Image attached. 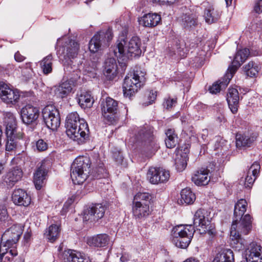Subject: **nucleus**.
<instances>
[{
	"label": "nucleus",
	"mask_w": 262,
	"mask_h": 262,
	"mask_svg": "<svg viewBox=\"0 0 262 262\" xmlns=\"http://www.w3.org/2000/svg\"><path fill=\"white\" fill-rule=\"evenodd\" d=\"M249 53V49L246 48L238 50L234 57L231 65L229 67L227 71L233 75L238 67L246 60Z\"/></svg>",
	"instance_id": "obj_21"
},
{
	"label": "nucleus",
	"mask_w": 262,
	"mask_h": 262,
	"mask_svg": "<svg viewBox=\"0 0 262 262\" xmlns=\"http://www.w3.org/2000/svg\"><path fill=\"white\" fill-rule=\"evenodd\" d=\"M20 94L17 89L10 86L7 84L0 82V98L5 103L15 104L19 100Z\"/></svg>",
	"instance_id": "obj_15"
},
{
	"label": "nucleus",
	"mask_w": 262,
	"mask_h": 262,
	"mask_svg": "<svg viewBox=\"0 0 262 262\" xmlns=\"http://www.w3.org/2000/svg\"><path fill=\"white\" fill-rule=\"evenodd\" d=\"M110 241L108 236L106 234H100L88 238L87 243L90 246L103 247L106 246Z\"/></svg>",
	"instance_id": "obj_35"
},
{
	"label": "nucleus",
	"mask_w": 262,
	"mask_h": 262,
	"mask_svg": "<svg viewBox=\"0 0 262 262\" xmlns=\"http://www.w3.org/2000/svg\"><path fill=\"white\" fill-rule=\"evenodd\" d=\"M223 144V142L222 143L220 142V143H217V145L216 144L215 145V150L218 151L217 154L219 155H224L225 154H226V153L228 150V145L223 146L222 145Z\"/></svg>",
	"instance_id": "obj_48"
},
{
	"label": "nucleus",
	"mask_w": 262,
	"mask_h": 262,
	"mask_svg": "<svg viewBox=\"0 0 262 262\" xmlns=\"http://www.w3.org/2000/svg\"><path fill=\"white\" fill-rule=\"evenodd\" d=\"M227 100L232 113H237L238 107L239 96L238 91L234 88H229L227 95Z\"/></svg>",
	"instance_id": "obj_28"
},
{
	"label": "nucleus",
	"mask_w": 262,
	"mask_h": 262,
	"mask_svg": "<svg viewBox=\"0 0 262 262\" xmlns=\"http://www.w3.org/2000/svg\"><path fill=\"white\" fill-rule=\"evenodd\" d=\"M195 232L191 225H179L173 228L171 231L172 243L177 247L185 249L190 243Z\"/></svg>",
	"instance_id": "obj_6"
},
{
	"label": "nucleus",
	"mask_w": 262,
	"mask_h": 262,
	"mask_svg": "<svg viewBox=\"0 0 262 262\" xmlns=\"http://www.w3.org/2000/svg\"><path fill=\"white\" fill-rule=\"evenodd\" d=\"M180 0H151L152 3L158 4L160 5L171 6L179 2Z\"/></svg>",
	"instance_id": "obj_52"
},
{
	"label": "nucleus",
	"mask_w": 262,
	"mask_h": 262,
	"mask_svg": "<svg viewBox=\"0 0 262 262\" xmlns=\"http://www.w3.org/2000/svg\"><path fill=\"white\" fill-rule=\"evenodd\" d=\"M48 170L41 165L34 174V183L36 188L40 190L46 183Z\"/></svg>",
	"instance_id": "obj_30"
},
{
	"label": "nucleus",
	"mask_w": 262,
	"mask_h": 262,
	"mask_svg": "<svg viewBox=\"0 0 262 262\" xmlns=\"http://www.w3.org/2000/svg\"><path fill=\"white\" fill-rule=\"evenodd\" d=\"M12 200L16 205L27 207L31 203V197L24 189H15L12 194Z\"/></svg>",
	"instance_id": "obj_20"
},
{
	"label": "nucleus",
	"mask_w": 262,
	"mask_h": 262,
	"mask_svg": "<svg viewBox=\"0 0 262 262\" xmlns=\"http://www.w3.org/2000/svg\"><path fill=\"white\" fill-rule=\"evenodd\" d=\"M211 217L208 212L204 210L200 209L194 213L193 216V226L200 228L199 230L202 233L207 234L209 238L213 239L216 236L217 232L215 225L211 223Z\"/></svg>",
	"instance_id": "obj_7"
},
{
	"label": "nucleus",
	"mask_w": 262,
	"mask_h": 262,
	"mask_svg": "<svg viewBox=\"0 0 262 262\" xmlns=\"http://www.w3.org/2000/svg\"><path fill=\"white\" fill-rule=\"evenodd\" d=\"M14 58L16 61L21 62L25 59V57L21 55L19 52H17L14 55Z\"/></svg>",
	"instance_id": "obj_56"
},
{
	"label": "nucleus",
	"mask_w": 262,
	"mask_h": 262,
	"mask_svg": "<svg viewBox=\"0 0 262 262\" xmlns=\"http://www.w3.org/2000/svg\"><path fill=\"white\" fill-rule=\"evenodd\" d=\"M36 147L39 151H43L47 149L48 144L42 139H39L36 142Z\"/></svg>",
	"instance_id": "obj_51"
},
{
	"label": "nucleus",
	"mask_w": 262,
	"mask_h": 262,
	"mask_svg": "<svg viewBox=\"0 0 262 262\" xmlns=\"http://www.w3.org/2000/svg\"><path fill=\"white\" fill-rule=\"evenodd\" d=\"M66 133L68 137L79 144L89 138V129L85 121L80 118L76 112L68 115L66 119Z\"/></svg>",
	"instance_id": "obj_3"
},
{
	"label": "nucleus",
	"mask_w": 262,
	"mask_h": 262,
	"mask_svg": "<svg viewBox=\"0 0 262 262\" xmlns=\"http://www.w3.org/2000/svg\"><path fill=\"white\" fill-rule=\"evenodd\" d=\"M117 66L114 58H107L105 61L104 74L109 80H112L117 75Z\"/></svg>",
	"instance_id": "obj_32"
},
{
	"label": "nucleus",
	"mask_w": 262,
	"mask_h": 262,
	"mask_svg": "<svg viewBox=\"0 0 262 262\" xmlns=\"http://www.w3.org/2000/svg\"><path fill=\"white\" fill-rule=\"evenodd\" d=\"M23 158V155H18L12 160L11 163L14 164H18L19 163L20 161Z\"/></svg>",
	"instance_id": "obj_57"
},
{
	"label": "nucleus",
	"mask_w": 262,
	"mask_h": 262,
	"mask_svg": "<svg viewBox=\"0 0 262 262\" xmlns=\"http://www.w3.org/2000/svg\"><path fill=\"white\" fill-rule=\"evenodd\" d=\"M135 139L137 142L142 143L151 153H154L159 148L154 135V128L150 126L146 125L141 127L135 135Z\"/></svg>",
	"instance_id": "obj_11"
},
{
	"label": "nucleus",
	"mask_w": 262,
	"mask_h": 262,
	"mask_svg": "<svg viewBox=\"0 0 262 262\" xmlns=\"http://www.w3.org/2000/svg\"><path fill=\"white\" fill-rule=\"evenodd\" d=\"M4 124L6 126V132L17 131L16 119L13 113L11 112L4 113Z\"/></svg>",
	"instance_id": "obj_36"
},
{
	"label": "nucleus",
	"mask_w": 262,
	"mask_h": 262,
	"mask_svg": "<svg viewBox=\"0 0 262 262\" xmlns=\"http://www.w3.org/2000/svg\"><path fill=\"white\" fill-rule=\"evenodd\" d=\"M184 262H199V261L196 258L191 257L187 259Z\"/></svg>",
	"instance_id": "obj_63"
},
{
	"label": "nucleus",
	"mask_w": 262,
	"mask_h": 262,
	"mask_svg": "<svg viewBox=\"0 0 262 262\" xmlns=\"http://www.w3.org/2000/svg\"><path fill=\"white\" fill-rule=\"evenodd\" d=\"M7 138V141L6 144V150L7 151H12L14 149L17 145V140L23 138V134L21 132H6Z\"/></svg>",
	"instance_id": "obj_29"
},
{
	"label": "nucleus",
	"mask_w": 262,
	"mask_h": 262,
	"mask_svg": "<svg viewBox=\"0 0 262 262\" xmlns=\"http://www.w3.org/2000/svg\"><path fill=\"white\" fill-rule=\"evenodd\" d=\"M161 16L156 13H149L144 14L138 19L140 25L148 28H152L157 26L161 21Z\"/></svg>",
	"instance_id": "obj_24"
},
{
	"label": "nucleus",
	"mask_w": 262,
	"mask_h": 262,
	"mask_svg": "<svg viewBox=\"0 0 262 262\" xmlns=\"http://www.w3.org/2000/svg\"><path fill=\"white\" fill-rule=\"evenodd\" d=\"M262 254V247L260 245H257L256 243H252L250 244V249L247 253V260L255 259L257 256H259V254Z\"/></svg>",
	"instance_id": "obj_44"
},
{
	"label": "nucleus",
	"mask_w": 262,
	"mask_h": 262,
	"mask_svg": "<svg viewBox=\"0 0 262 262\" xmlns=\"http://www.w3.org/2000/svg\"><path fill=\"white\" fill-rule=\"evenodd\" d=\"M177 102L176 99H171L170 98L167 99H165L163 105L164 107L166 109H169L171 108Z\"/></svg>",
	"instance_id": "obj_53"
},
{
	"label": "nucleus",
	"mask_w": 262,
	"mask_h": 262,
	"mask_svg": "<svg viewBox=\"0 0 262 262\" xmlns=\"http://www.w3.org/2000/svg\"><path fill=\"white\" fill-rule=\"evenodd\" d=\"M208 130L206 129H203L202 133H201V138L203 140H205L208 136Z\"/></svg>",
	"instance_id": "obj_60"
},
{
	"label": "nucleus",
	"mask_w": 262,
	"mask_h": 262,
	"mask_svg": "<svg viewBox=\"0 0 262 262\" xmlns=\"http://www.w3.org/2000/svg\"><path fill=\"white\" fill-rule=\"evenodd\" d=\"M256 177H253L251 173V174H249V172L248 171V174L247 177L245 179V183L244 185L246 188H251Z\"/></svg>",
	"instance_id": "obj_49"
},
{
	"label": "nucleus",
	"mask_w": 262,
	"mask_h": 262,
	"mask_svg": "<svg viewBox=\"0 0 262 262\" xmlns=\"http://www.w3.org/2000/svg\"><path fill=\"white\" fill-rule=\"evenodd\" d=\"M105 211V206L102 204H93L84 210L83 220L91 222H96L103 217Z\"/></svg>",
	"instance_id": "obj_18"
},
{
	"label": "nucleus",
	"mask_w": 262,
	"mask_h": 262,
	"mask_svg": "<svg viewBox=\"0 0 262 262\" xmlns=\"http://www.w3.org/2000/svg\"><path fill=\"white\" fill-rule=\"evenodd\" d=\"M90 164L86 157H79L74 160L71 167V177L75 184H81L87 179Z\"/></svg>",
	"instance_id": "obj_5"
},
{
	"label": "nucleus",
	"mask_w": 262,
	"mask_h": 262,
	"mask_svg": "<svg viewBox=\"0 0 262 262\" xmlns=\"http://www.w3.org/2000/svg\"><path fill=\"white\" fill-rule=\"evenodd\" d=\"M187 156L186 154L183 155L178 156L175 160L176 168L178 171H182L187 166Z\"/></svg>",
	"instance_id": "obj_45"
},
{
	"label": "nucleus",
	"mask_w": 262,
	"mask_h": 262,
	"mask_svg": "<svg viewBox=\"0 0 262 262\" xmlns=\"http://www.w3.org/2000/svg\"><path fill=\"white\" fill-rule=\"evenodd\" d=\"M62 258L64 262H90L85 254L70 249L64 251Z\"/></svg>",
	"instance_id": "obj_22"
},
{
	"label": "nucleus",
	"mask_w": 262,
	"mask_h": 262,
	"mask_svg": "<svg viewBox=\"0 0 262 262\" xmlns=\"http://www.w3.org/2000/svg\"><path fill=\"white\" fill-rule=\"evenodd\" d=\"M23 233L20 226L13 225L10 228L8 229L3 233L1 238L0 244V249L3 248L4 251H9L15 250L16 249V244L18 241Z\"/></svg>",
	"instance_id": "obj_12"
},
{
	"label": "nucleus",
	"mask_w": 262,
	"mask_h": 262,
	"mask_svg": "<svg viewBox=\"0 0 262 262\" xmlns=\"http://www.w3.org/2000/svg\"><path fill=\"white\" fill-rule=\"evenodd\" d=\"M113 35L109 30L98 32L92 37L89 42V49L91 52L96 53L102 47L108 46V42L112 39Z\"/></svg>",
	"instance_id": "obj_13"
},
{
	"label": "nucleus",
	"mask_w": 262,
	"mask_h": 262,
	"mask_svg": "<svg viewBox=\"0 0 262 262\" xmlns=\"http://www.w3.org/2000/svg\"><path fill=\"white\" fill-rule=\"evenodd\" d=\"M17 254V251L15 250L4 251L3 248H1L0 249V262H11Z\"/></svg>",
	"instance_id": "obj_42"
},
{
	"label": "nucleus",
	"mask_w": 262,
	"mask_h": 262,
	"mask_svg": "<svg viewBox=\"0 0 262 262\" xmlns=\"http://www.w3.org/2000/svg\"><path fill=\"white\" fill-rule=\"evenodd\" d=\"M165 145L167 148H172L176 146L178 142V137L173 129H168L165 132Z\"/></svg>",
	"instance_id": "obj_38"
},
{
	"label": "nucleus",
	"mask_w": 262,
	"mask_h": 262,
	"mask_svg": "<svg viewBox=\"0 0 262 262\" xmlns=\"http://www.w3.org/2000/svg\"><path fill=\"white\" fill-rule=\"evenodd\" d=\"M113 157L115 161L118 164L123 166L125 165V163H123V157L121 152L119 151H114L113 152Z\"/></svg>",
	"instance_id": "obj_50"
},
{
	"label": "nucleus",
	"mask_w": 262,
	"mask_h": 262,
	"mask_svg": "<svg viewBox=\"0 0 262 262\" xmlns=\"http://www.w3.org/2000/svg\"><path fill=\"white\" fill-rule=\"evenodd\" d=\"M14 262H25L24 259L21 257L16 258Z\"/></svg>",
	"instance_id": "obj_64"
},
{
	"label": "nucleus",
	"mask_w": 262,
	"mask_h": 262,
	"mask_svg": "<svg viewBox=\"0 0 262 262\" xmlns=\"http://www.w3.org/2000/svg\"><path fill=\"white\" fill-rule=\"evenodd\" d=\"M127 32L124 30L119 36L116 45L113 49L115 57L118 59L125 60L126 59L139 57L141 54L140 39L136 36L132 37L127 43Z\"/></svg>",
	"instance_id": "obj_2"
},
{
	"label": "nucleus",
	"mask_w": 262,
	"mask_h": 262,
	"mask_svg": "<svg viewBox=\"0 0 262 262\" xmlns=\"http://www.w3.org/2000/svg\"><path fill=\"white\" fill-rule=\"evenodd\" d=\"M195 200V195L190 188H186L182 190L180 199L182 203H185L187 205L191 204Z\"/></svg>",
	"instance_id": "obj_39"
},
{
	"label": "nucleus",
	"mask_w": 262,
	"mask_h": 262,
	"mask_svg": "<svg viewBox=\"0 0 262 262\" xmlns=\"http://www.w3.org/2000/svg\"><path fill=\"white\" fill-rule=\"evenodd\" d=\"M179 21L183 27L188 29L195 27L198 23L197 16L189 10L183 14L179 18Z\"/></svg>",
	"instance_id": "obj_33"
},
{
	"label": "nucleus",
	"mask_w": 262,
	"mask_h": 262,
	"mask_svg": "<svg viewBox=\"0 0 262 262\" xmlns=\"http://www.w3.org/2000/svg\"><path fill=\"white\" fill-rule=\"evenodd\" d=\"M102 114L104 118L110 123L115 121L114 115L117 113L118 103L117 101L110 97H107L101 102Z\"/></svg>",
	"instance_id": "obj_16"
},
{
	"label": "nucleus",
	"mask_w": 262,
	"mask_h": 262,
	"mask_svg": "<svg viewBox=\"0 0 262 262\" xmlns=\"http://www.w3.org/2000/svg\"><path fill=\"white\" fill-rule=\"evenodd\" d=\"M147 177L149 182L153 184L165 183L170 177L168 170L160 167H150L147 173Z\"/></svg>",
	"instance_id": "obj_17"
},
{
	"label": "nucleus",
	"mask_w": 262,
	"mask_h": 262,
	"mask_svg": "<svg viewBox=\"0 0 262 262\" xmlns=\"http://www.w3.org/2000/svg\"><path fill=\"white\" fill-rule=\"evenodd\" d=\"M77 101L81 108H90L94 102L90 92L81 90L77 94Z\"/></svg>",
	"instance_id": "obj_34"
},
{
	"label": "nucleus",
	"mask_w": 262,
	"mask_h": 262,
	"mask_svg": "<svg viewBox=\"0 0 262 262\" xmlns=\"http://www.w3.org/2000/svg\"><path fill=\"white\" fill-rule=\"evenodd\" d=\"M209 172V170L208 169L202 168L195 172L191 180L198 186L206 185L210 181Z\"/></svg>",
	"instance_id": "obj_27"
},
{
	"label": "nucleus",
	"mask_w": 262,
	"mask_h": 262,
	"mask_svg": "<svg viewBox=\"0 0 262 262\" xmlns=\"http://www.w3.org/2000/svg\"><path fill=\"white\" fill-rule=\"evenodd\" d=\"M130 256L128 254L124 253L121 256L120 259L122 262H126L130 259Z\"/></svg>",
	"instance_id": "obj_59"
},
{
	"label": "nucleus",
	"mask_w": 262,
	"mask_h": 262,
	"mask_svg": "<svg viewBox=\"0 0 262 262\" xmlns=\"http://www.w3.org/2000/svg\"><path fill=\"white\" fill-rule=\"evenodd\" d=\"M156 97L157 92H154L153 91H150L148 96V99L149 101L147 102L144 103L145 105L147 106L148 105L152 104L156 100Z\"/></svg>",
	"instance_id": "obj_54"
},
{
	"label": "nucleus",
	"mask_w": 262,
	"mask_h": 262,
	"mask_svg": "<svg viewBox=\"0 0 262 262\" xmlns=\"http://www.w3.org/2000/svg\"><path fill=\"white\" fill-rule=\"evenodd\" d=\"M60 41H61V46L57 51V54L60 58V56H63L66 60L63 63L64 67L69 66L73 67L72 71L77 69L80 70V67L78 68L75 65H73V61L70 60L71 58H74L78 55L79 44L76 40L69 38H63L61 40H58V43L60 44Z\"/></svg>",
	"instance_id": "obj_4"
},
{
	"label": "nucleus",
	"mask_w": 262,
	"mask_h": 262,
	"mask_svg": "<svg viewBox=\"0 0 262 262\" xmlns=\"http://www.w3.org/2000/svg\"><path fill=\"white\" fill-rule=\"evenodd\" d=\"M70 205H66V203L65 202V203L64 204L63 207L62 208V214H63L64 213H66L68 211V208L70 207Z\"/></svg>",
	"instance_id": "obj_62"
},
{
	"label": "nucleus",
	"mask_w": 262,
	"mask_h": 262,
	"mask_svg": "<svg viewBox=\"0 0 262 262\" xmlns=\"http://www.w3.org/2000/svg\"><path fill=\"white\" fill-rule=\"evenodd\" d=\"M145 73L141 70L134 71L130 76L128 74L124 78L123 85L124 96L131 97L143 85L145 78Z\"/></svg>",
	"instance_id": "obj_9"
},
{
	"label": "nucleus",
	"mask_w": 262,
	"mask_h": 262,
	"mask_svg": "<svg viewBox=\"0 0 262 262\" xmlns=\"http://www.w3.org/2000/svg\"><path fill=\"white\" fill-rule=\"evenodd\" d=\"M247 203L244 199H241L235 205L233 220L230 229V236L233 241L232 244L239 243V248L244 247L242 242V234H247L251 228V217L249 214L242 217L246 211Z\"/></svg>",
	"instance_id": "obj_1"
},
{
	"label": "nucleus",
	"mask_w": 262,
	"mask_h": 262,
	"mask_svg": "<svg viewBox=\"0 0 262 262\" xmlns=\"http://www.w3.org/2000/svg\"><path fill=\"white\" fill-rule=\"evenodd\" d=\"M260 165L257 162H254L249 168L248 172L249 174L252 173L253 177H257L259 171Z\"/></svg>",
	"instance_id": "obj_47"
},
{
	"label": "nucleus",
	"mask_w": 262,
	"mask_h": 262,
	"mask_svg": "<svg viewBox=\"0 0 262 262\" xmlns=\"http://www.w3.org/2000/svg\"><path fill=\"white\" fill-rule=\"evenodd\" d=\"M20 113L23 122L30 124L37 120L39 115V111L37 107L28 104L21 108Z\"/></svg>",
	"instance_id": "obj_19"
},
{
	"label": "nucleus",
	"mask_w": 262,
	"mask_h": 262,
	"mask_svg": "<svg viewBox=\"0 0 262 262\" xmlns=\"http://www.w3.org/2000/svg\"><path fill=\"white\" fill-rule=\"evenodd\" d=\"M23 175V172L21 168L16 166L6 173L4 177V181L8 186L12 187L21 179Z\"/></svg>",
	"instance_id": "obj_23"
},
{
	"label": "nucleus",
	"mask_w": 262,
	"mask_h": 262,
	"mask_svg": "<svg viewBox=\"0 0 262 262\" xmlns=\"http://www.w3.org/2000/svg\"><path fill=\"white\" fill-rule=\"evenodd\" d=\"M252 258H250V260H247V262H262V254L260 253L259 256L255 257V259H252Z\"/></svg>",
	"instance_id": "obj_58"
},
{
	"label": "nucleus",
	"mask_w": 262,
	"mask_h": 262,
	"mask_svg": "<svg viewBox=\"0 0 262 262\" xmlns=\"http://www.w3.org/2000/svg\"><path fill=\"white\" fill-rule=\"evenodd\" d=\"M8 217L6 208L4 205H0V221L4 224L7 223V225H10L11 221L8 220Z\"/></svg>",
	"instance_id": "obj_46"
},
{
	"label": "nucleus",
	"mask_w": 262,
	"mask_h": 262,
	"mask_svg": "<svg viewBox=\"0 0 262 262\" xmlns=\"http://www.w3.org/2000/svg\"><path fill=\"white\" fill-rule=\"evenodd\" d=\"M254 9V11L257 13L262 12V0H258L256 3Z\"/></svg>",
	"instance_id": "obj_55"
},
{
	"label": "nucleus",
	"mask_w": 262,
	"mask_h": 262,
	"mask_svg": "<svg viewBox=\"0 0 262 262\" xmlns=\"http://www.w3.org/2000/svg\"><path fill=\"white\" fill-rule=\"evenodd\" d=\"M212 262H234L233 251L230 249H222L214 256Z\"/></svg>",
	"instance_id": "obj_31"
},
{
	"label": "nucleus",
	"mask_w": 262,
	"mask_h": 262,
	"mask_svg": "<svg viewBox=\"0 0 262 262\" xmlns=\"http://www.w3.org/2000/svg\"><path fill=\"white\" fill-rule=\"evenodd\" d=\"M244 69L248 76L253 77L257 75L260 69V67L258 62L251 61L245 66Z\"/></svg>",
	"instance_id": "obj_37"
},
{
	"label": "nucleus",
	"mask_w": 262,
	"mask_h": 262,
	"mask_svg": "<svg viewBox=\"0 0 262 262\" xmlns=\"http://www.w3.org/2000/svg\"><path fill=\"white\" fill-rule=\"evenodd\" d=\"M72 69L73 67L69 66L64 68L66 72L71 73V78L69 80L62 82L59 85L55 86L54 92L57 97L60 98L66 97L71 92L75 82L80 78L81 71L79 69L72 71L71 69Z\"/></svg>",
	"instance_id": "obj_10"
},
{
	"label": "nucleus",
	"mask_w": 262,
	"mask_h": 262,
	"mask_svg": "<svg viewBox=\"0 0 262 262\" xmlns=\"http://www.w3.org/2000/svg\"><path fill=\"white\" fill-rule=\"evenodd\" d=\"M204 16L206 23L212 24L219 19L220 14L217 10H215L212 7H210L205 11Z\"/></svg>",
	"instance_id": "obj_41"
},
{
	"label": "nucleus",
	"mask_w": 262,
	"mask_h": 262,
	"mask_svg": "<svg viewBox=\"0 0 262 262\" xmlns=\"http://www.w3.org/2000/svg\"><path fill=\"white\" fill-rule=\"evenodd\" d=\"M53 57L51 54L45 57L40 62L41 68L45 74H48L52 71Z\"/></svg>",
	"instance_id": "obj_43"
},
{
	"label": "nucleus",
	"mask_w": 262,
	"mask_h": 262,
	"mask_svg": "<svg viewBox=\"0 0 262 262\" xmlns=\"http://www.w3.org/2000/svg\"><path fill=\"white\" fill-rule=\"evenodd\" d=\"M217 121L221 123L225 121V117L223 114H219V116L217 117Z\"/></svg>",
	"instance_id": "obj_61"
},
{
	"label": "nucleus",
	"mask_w": 262,
	"mask_h": 262,
	"mask_svg": "<svg viewBox=\"0 0 262 262\" xmlns=\"http://www.w3.org/2000/svg\"><path fill=\"white\" fill-rule=\"evenodd\" d=\"M233 75L228 71L225 75L217 81L214 82L209 88V91L212 94H216L224 90L228 85Z\"/></svg>",
	"instance_id": "obj_26"
},
{
	"label": "nucleus",
	"mask_w": 262,
	"mask_h": 262,
	"mask_svg": "<svg viewBox=\"0 0 262 262\" xmlns=\"http://www.w3.org/2000/svg\"><path fill=\"white\" fill-rule=\"evenodd\" d=\"M150 195L148 193L139 192L134 196L133 213L137 219H144L151 213L149 208Z\"/></svg>",
	"instance_id": "obj_8"
},
{
	"label": "nucleus",
	"mask_w": 262,
	"mask_h": 262,
	"mask_svg": "<svg viewBox=\"0 0 262 262\" xmlns=\"http://www.w3.org/2000/svg\"><path fill=\"white\" fill-rule=\"evenodd\" d=\"M257 137V134L253 133L237 134L236 136V145L237 147H250L253 144Z\"/></svg>",
	"instance_id": "obj_25"
},
{
	"label": "nucleus",
	"mask_w": 262,
	"mask_h": 262,
	"mask_svg": "<svg viewBox=\"0 0 262 262\" xmlns=\"http://www.w3.org/2000/svg\"><path fill=\"white\" fill-rule=\"evenodd\" d=\"M43 121L47 126L52 130H56L60 124L59 113L55 107L52 105L46 106L42 111Z\"/></svg>",
	"instance_id": "obj_14"
},
{
	"label": "nucleus",
	"mask_w": 262,
	"mask_h": 262,
	"mask_svg": "<svg viewBox=\"0 0 262 262\" xmlns=\"http://www.w3.org/2000/svg\"><path fill=\"white\" fill-rule=\"evenodd\" d=\"M59 233V227L56 225H52L47 229L45 236L49 241L53 243L58 238Z\"/></svg>",
	"instance_id": "obj_40"
}]
</instances>
